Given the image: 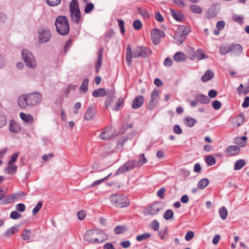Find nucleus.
Wrapping results in <instances>:
<instances>
[{
    "instance_id": "obj_1",
    "label": "nucleus",
    "mask_w": 249,
    "mask_h": 249,
    "mask_svg": "<svg viewBox=\"0 0 249 249\" xmlns=\"http://www.w3.org/2000/svg\"><path fill=\"white\" fill-rule=\"evenodd\" d=\"M42 99V95L39 92H33L20 95L18 99V105L22 108L27 106H36L39 104Z\"/></svg>"
},
{
    "instance_id": "obj_2",
    "label": "nucleus",
    "mask_w": 249,
    "mask_h": 249,
    "mask_svg": "<svg viewBox=\"0 0 249 249\" xmlns=\"http://www.w3.org/2000/svg\"><path fill=\"white\" fill-rule=\"evenodd\" d=\"M149 53L150 50L148 48L143 47H138L132 53L130 45H128L126 46V61L127 64L130 66L132 62V57H144L147 56L148 55V53Z\"/></svg>"
},
{
    "instance_id": "obj_3",
    "label": "nucleus",
    "mask_w": 249,
    "mask_h": 249,
    "mask_svg": "<svg viewBox=\"0 0 249 249\" xmlns=\"http://www.w3.org/2000/svg\"><path fill=\"white\" fill-rule=\"evenodd\" d=\"M106 238L105 233L98 230H89L85 234L84 239L87 242L98 244L105 241Z\"/></svg>"
},
{
    "instance_id": "obj_4",
    "label": "nucleus",
    "mask_w": 249,
    "mask_h": 249,
    "mask_svg": "<svg viewBox=\"0 0 249 249\" xmlns=\"http://www.w3.org/2000/svg\"><path fill=\"white\" fill-rule=\"evenodd\" d=\"M55 25L57 32L61 35H67L70 31L67 18L65 16H59L55 20Z\"/></svg>"
},
{
    "instance_id": "obj_5",
    "label": "nucleus",
    "mask_w": 249,
    "mask_h": 249,
    "mask_svg": "<svg viewBox=\"0 0 249 249\" xmlns=\"http://www.w3.org/2000/svg\"><path fill=\"white\" fill-rule=\"evenodd\" d=\"M110 200L116 207L124 208L129 204V201L124 195L114 194L110 196Z\"/></svg>"
},
{
    "instance_id": "obj_6",
    "label": "nucleus",
    "mask_w": 249,
    "mask_h": 249,
    "mask_svg": "<svg viewBox=\"0 0 249 249\" xmlns=\"http://www.w3.org/2000/svg\"><path fill=\"white\" fill-rule=\"evenodd\" d=\"M189 32L188 28L184 25L179 26L175 32L174 38L178 44H182Z\"/></svg>"
},
{
    "instance_id": "obj_7",
    "label": "nucleus",
    "mask_w": 249,
    "mask_h": 249,
    "mask_svg": "<svg viewBox=\"0 0 249 249\" xmlns=\"http://www.w3.org/2000/svg\"><path fill=\"white\" fill-rule=\"evenodd\" d=\"M22 58L26 66L31 69L36 67V61L32 53L27 50H23L22 52Z\"/></svg>"
},
{
    "instance_id": "obj_8",
    "label": "nucleus",
    "mask_w": 249,
    "mask_h": 249,
    "mask_svg": "<svg viewBox=\"0 0 249 249\" xmlns=\"http://www.w3.org/2000/svg\"><path fill=\"white\" fill-rule=\"evenodd\" d=\"M137 166V161L130 160L120 167L115 173V176L123 174L133 169Z\"/></svg>"
},
{
    "instance_id": "obj_9",
    "label": "nucleus",
    "mask_w": 249,
    "mask_h": 249,
    "mask_svg": "<svg viewBox=\"0 0 249 249\" xmlns=\"http://www.w3.org/2000/svg\"><path fill=\"white\" fill-rule=\"evenodd\" d=\"M164 36V32L159 29H154L152 31L151 38L154 45L158 44L160 43V38Z\"/></svg>"
},
{
    "instance_id": "obj_10",
    "label": "nucleus",
    "mask_w": 249,
    "mask_h": 249,
    "mask_svg": "<svg viewBox=\"0 0 249 249\" xmlns=\"http://www.w3.org/2000/svg\"><path fill=\"white\" fill-rule=\"evenodd\" d=\"M39 42L43 43L47 42L50 39L51 34L49 31L42 30L38 32Z\"/></svg>"
},
{
    "instance_id": "obj_11",
    "label": "nucleus",
    "mask_w": 249,
    "mask_h": 249,
    "mask_svg": "<svg viewBox=\"0 0 249 249\" xmlns=\"http://www.w3.org/2000/svg\"><path fill=\"white\" fill-rule=\"evenodd\" d=\"M159 95V90L155 89L151 94V99L150 100L148 105V109L151 110L155 107Z\"/></svg>"
},
{
    "instance_id": "obj_12",
    "label": "nucleus",
    "mask_w": 249,
    "mask_h": 249,
    "mask_svg": "<svg viewBox=\"0 0 249 249\" xmlns=\"http://www.w3.org/2000/svg\"><path fill=\"white\" fill-rule=\"evenodd\" d=\"M144 98L142 95L136 96L133 100L132 104V107L134 109H137L141 107L144 102Z\"/></svg>"
},
{
    "instance_id": "obj_13",
    "label": "nucleus",
    "mask_w": 249,
    "mask_h": 249,
    "mask_svg": "<svg viewBox=\"0 0 249 249\" xmlns=\"http://www.w3.org/2000/svg\"><path fill=\"white\" fill-rule=\"evenodd\" d=\"M231 52L234 56H238L242 51L243 48L241 45L239 44H231Z\"/></svg>"
},
{
    "instance_id": "obj_14",
    "label": "nucleus",
    "mask_w": 249,
    "mask_h": 249,
    "mask_svg": "<svg viewBox=\"0 0 249 249\" xmlns=\"http://www.w3.org/2000/svg\"><path fill=\"white\" fill-rule=\"evenodd\" d=\"M9 131L12 133H18L21 130L20 126L14 120H11L9 123Z\"/></svg>"
},
{
    "instance_id": "obj_15",
    "label": "nucleus",
    "mask_w": 249,
    "mask_h": 249,
    "mask_svg": "<svg viewBox=\"0 0 249 249\" xmlns=\"http://www.w3.org/2000/svg\"><path fill=\"white\" fill-rule=\"evenodd\" d=\"M240 151V148L236 145H230L226 150V154L229 156H234Z\"/></svg>"
},
{
    "instance_id": "obj_16",
    "label": "nucleus",
    "mask_w": 249,
    "mask_h": 249,
    "mask_svg": "<svg viewBox=\"0 0 249 249\" xmlns=\"http://www.w3.org/2000/svg\"><path fill=\"white\" fill-rule=\"evenodd\" d=\"M95 114V110L93 106L89 107L84 115V119L87 121L91 120Z\"/></svg>"
},
{
    "instance_id": "obj_17",
    "label": "nucleus",
    "mask_w": 249,
    "mask_h": 249,
    "mask_svg": "<svg viewBox=\"0 0 249 249\" xmlns=\"http://www.w3.org/2000/svg\"><path fill=\"white\" fill-rule=\"evenodd\" d=\"M161 209L160 204L158 203L153 204L148 208L147 213L150 215H154L157 214Z\"/></svg>"
},
{
    "instance_id": "obj_18",
    "label": "nucleus",
    "mask_w": 249,
    "mask_h": 249,
    "mask_svg": "<svg viewBox=\"0 0 249 249\" xmlns=\"http://www.w3.org/2000/svg\"><path fill=\"white\" fill-rule=\"evenodd\" d=\"M108 92V90H107L104 88H100L94 90L92 92V96L95 98L99 97H104L107 95Z\"/></svg>"
},
{
    "instance_id": "obj_19",
    "label": "nucleus",
    "mask_w": 249,
    "mask_h": 249,
    "mask_svg": "<svg viewBox=\"0 0 249 249\" xmlns=\"http://www.w3.org/2000/svg\"><path fill=\"white\" fill-rule=\"evenodd\" d=\"M103 49H101L98 52V60L95 65V71L98 73L102 66L103 60Z\"/></svg>"
},
{
    "instance_id": "obj_20",
    "label": "nucleus",
    "mask_w": 249,
    "mask_h": 249,
    "mask_svg": "<svg viewBox=\"0 0 249 249\" xmlns=\"http://www.w3.org/2000/svg\"><path fill=\"white\" fill-rule=\"evenodd\" d=\"M19 116L24 122L29 124H32L33 123L34 118L32 115L21 112Z\"/></svg>"
},
{
    "instance_id": "obj_21",
    "label": "nucleus",
    "mask_w": 249,
    "mask_h": 249,
    "mask_svg": "<svg viewBox=\"0 0 249 249\" xmlns=\"http://www.w3.org/2000/svg\"><path fill=\"white\" fill-rule=\"evenodd\" d=\"M70 12L71 14V21L75 23L76 24H78L81 19V14L80 10L71 11Z\"/></svg>"
},
{
    "instance_id": "obj_22",
    "label": "nucleus",
    "mask_w": 249,
    "mask_h": 249,
    "mask_svg": "<svg viewBox=\"0 0 249 249\" xmlns=\"http://www.w3.org/2000/svg\"><path fill=\"white\" fill-rule=\"evenodd\" d=\"M194 55H192L190 58L192 60H194L196 58L198 60H201L202 59L207 58V56H205V54L204 53L203 51L202 50H198L196 52L194 53Z\"/></svg>"
},
{
    "instance_id": "obj_23",
    "label": "nucleus",
    "mask_w": 249,
    "mask_h": 249,
    "mask_svg": "<svg viewBox=\"0 0 249 249\" xmlns=\"http://www.w3.org/2000/svg\"><path fill=\"white\" fill-rule=\"evenodd\" d=\"M170 14L177 21H178L183 20L184 18L183 15L181 13V12L178 11H175L171 9L170 10Z\"/></svg>"
},
{
    "instance_id": "obj_24",
    "label": "nucleus",
    "mask_w": 249,
    "mask_h": 249,
    "mask_svg": "<svg viewBox=\"0 0 249 249\" xmlns=\"http://www.w3.org/2000/svg\"><path fill=\"white\" fill-rule=\"evenodd\" d=\"M112 136V133L109 128H105L99 135L100 138L105 140L109 139Z\"/></svg>"
},
{
    "instance_id": "obj_25",
    "label": "nucleus",
    "mask_w": 249,
    "mask_h": 249,
    "mask_svg": "<svg viewBox=\"0 0 249 249\" xmlns=\"http://www.w3.org/2000/svg\"><path fill=\"white\" fill-rule=\"evenodd\" d=\"M18 166L14 165L13 164H8L7 167L5 169L4 172L8 175H13L17 170Z\"/></svg>"
},
{
    "instance_id": "obj_26",
    "label": "nucleus",
    "mask_w": 249,
    "mask_h": 249,
    "mask_svg": "<svg viewBox=\"0 0 249 249\" xmlns=\"http://www.w3.org/2000/svg\"><path fill=\"white\" fill-rule=\"evenodd\" d=\"M213 72L211 70H207L205 74L201 76V80L203 82H206L213 78Z\"/></svg>"
},
{
    "instance_id": "obj_27",
    "label": "nucleus",
    "mask_w": 249,
    "mask_h": 249,
    "mask_svg": "<svg viewBox=\"0 0 249 249\" xmlns=\"http://www.w3.org/2000/svg\"><path fill=\"white\" fill-rule=\"evenodd\" d=\"M196 100L202 104H208L210 102V98L206 95L197 94L196 97Z\"/></svg>"
},
{
    "instance_id": "obj_28",
    "label": "nucleus",
    "mask_w": 249,
    "mask_h": 249,
    "mask_svg": "<svg viewBox=\"0 0 249 249\" xmlns=\"http://www.w3.org/2000/svg\"><path fill=\"white\" fill-rule=\"evenodd\" d=\"M173 58L175 61L178 62L185 61L186 59V57L183 53L178 52L175 54Z\"/></svg>"
},
{
    "instance_id": "obj_29",
    "label": "nucleus",
    "mask_w": 249,
    "mask_h": 249,
    "mask_svg": "<svg viewBox=\"0 0 249 249\" xmlns=\"http://www.w3.org/2000/svg\"><path fill=\"white\" fill-rule=\"evenodd\" d=\"M197 122L196 120L191 117H187L184 119V123L188 127H191Z\"/></svg>"
},
{
    "instance_id": "obj_30",
    "label": "nucleus",
    "mask_w": 249,
    "mask_h": 249,
    "mask_svg": "<svg viewBox=\"0 0 249 249\" xmlns=\"http://www.w3.org/2000/svg\"><path fill=\"white\" fill-rule=\"evenodd\" d=\"M231 45H222L219 48V52L222 54L224 55L231 52Z\"/></svg>"
},
{
    "instance_id": "obj_31",
    "label": "nucleus",
    "mask_w": 249,
    "mask_h": 249,
    "mask_svg": "<svg viewBox=\"0 0 249 249\" xmlns=\"http://www.w3.org/2000/svg\"><path fill=\"white\" fill-rule=\"evenodd\" d=\"M246 162L244 160H239L235 162L234 166V169L235 170H239L244 166Z\"/></svg>"
},
{
    "instance_id": "obj_32",
    "label": "nucleus",
    "mask_w": 249,
    "mask_h": 249,
    "mask_svg": "<svg viewBox=\"0 0 249 249\" xmlns=\"http://www.w3.org/2000/svg\"><path fill=\"white\" fill-rule=\"evenodd\" d=\"M209 180L207 178L201 179L198 183L197 186L200 189H203L209 184Z\"/></svg>"
},
{
    "instance_id": "obj_33",
    "label": "nucleus",
    "mask_w": 249,
    "mask_h": 249,
    "mask_svg": "<svg viewBox=\"0 0 249 249\" xmlns=\"http://www.w3.org/2000/svg\"><path fill=\"white\" fill-rule=\"evenodd\" d=\"M70 10L71 11H79L77 0H72L70 5Z\"/></svg>"
},
{
    "instance_id": "obj_34",
    "label": "nucleus",
    "mask_w": 249,
    "mask_h": 249,
    "mask_svg": "<svg viewBox=\"0 0 249 249\" xmlns=\"http://www.w3.org/2000/svg\"><path fill=\"white\" fill-rule=\"evenodd\" d=\"M245 120V116L243 114H240L236 117L235 119V123L237 124V126L241 125Z\"/></svg>"
},
{
    "instance_id": "obj_35",
    "label": "nucleus",
    "mask_w": 249,
    "mask_h": 249,
    "mask_svg": "<svg viewBox=\"0 0 249 249\" xmlns=\"http://www.w3.org/2000/svg\"><path fill=\"white\" fill-rule=\"evenodd\" d=\"M88 85L89 79L88 78L84 79L81 86H80V90L85 93L88 90Z\"/></svg>"
},
{
    "instance_id": "obj_36",
    "label": "nucleus",
    "mask_w": 249,
    "mask_h": 249,
    "mask_svg": "<svg viewBox=\"0 0 249 249\" xmlns=\"http://www.w3.org/2000/svg\"><path fill=\"white\" fill-rule=\"evenodd\" d=\"M137 13L142 15L144 18H147L149 17L148 12L144 8H139L137 10Z\"/></svg>"
},
{
    "instance_id": "obj_37",
    "label": "nucleus",
    "mask_w": 249,
    "mask_h": 249,
    "mask_svg": "<svg viewBox=\"0 0 249 249\" xmlns=\"http://www.w3.org/2000/svg\"><path fill=\"white\" fill-rule=\"evenodd\" d=\"M219 213L221 218L224 220L227 218L228 215V211L225 207H222L219 210Z\"/></svg>"
},
{
    "instance_id": "obj_38",
    "label": "nucleus",
    "mask_w": 249,
    "mask_h": 249,
    "mask_svg": "<svg viewBox=\"0 0 249 249\" xmlns=\"http://www.w3.org/2000/svg\"><path fill=\"white\" fill-rule=\"evenodd\" d=\"M190 10L195 14H200L202 12V9L198 5L193 4L190 6Z\"/></svg>"
},
{
    "instance_id": "obj_39",
    "label": "nucleus",
    "mask_w": 249,
    "mask_h": 249,
    "mask_svg": "<svg viewBox=\"0 0 249 249\" xmlns=\"http://www.w3.org/2000/svg\"><path fill=\"white\" fill-rule=\"evenodd\" d=\"M151 236V234L149 233H145L141 235H139L136 237V240L138 241L141 242L146 240Z\"/></svg>"
},
{
    "instance_id": "obj_40",
    "label": "nucleus",
    "mask_w": 249,
    "mask_h": 249,
    "mask_svg": "<svg viewBox=\"0 0 249 249\" xmlns=\"http://www.w3.org/2000/svg\"><path fill=\"white\" fill-rule=\"evenodd\" d=\"M173 211L170 209H168L164 212L163 217L165 220H169L173 217Z\"/></svg>"
},
{
    "instance_id": "obj_41",
    "label": "nucleus",
    "mask_w": 249,
    "mask_h": 249,
    "mask_svg": "<svg viewBox=\"0 0 249 249\" xmlns=\"http://www.w3.org/2000/svg\"><path fill=\"white\" fill-rule=\"evenodd\" d=\"M43 205V203L41 201H39L37 203L36 206L33 209L32 213L34 215H35L41 209Z\"/></svg>"
},
{
    "instance_id": "obj_42",
    "label": "nucleus",
    "mask_w": 249,
    "mask_h": 249,
    "mask_svg": "<svg viewBox=\"0 0 249 249\" xmlns=\"http://www.w3.org/2000/svg\"><path fill=\"white\" fill-rule=\"evenodd\" d=\"M94 8V5L92 3H88L86 4L84 11L86 13H89L91 12Z\"/></svg>"
},
{
    "instance_id": "obj_43",
    "label": "nucleus",
    "mask_w": 249,
    "mask_h": 249,
    "mask_svg": "<svg viewBox=\"0 0 249 249\" xmlns=\"http://www.w3.org/2000/svg\"><path fill=\"white\" fill-rule=\"evenodd\" d=\"M159 222L156 220H153L150 224L151 228L152 229L155 231H157L159 230Z\"/></svg>"
},
{
    "instance_id": "obj_44",
    "label": "nucleus",
    "mask_w": 249,
    "mask_h": 249,
    "mask_svg": "<svg viewBox=\"0 0 249 249\" xmlns=\"http://www.w3.org/2000/svg\"><path fill=\"white\" fill-rule=\"evenodd\" d=\"M126 231V228L123 226H118L114 229V232L116 234H120Z\"/></svg>"
},
{
    "instance_id": "obj_45",
    "label": "nucleus",
    "mask_w": 249,
    "mask_h": 249,
    "mask_svg": "<svg viewBox=\"0 0 249 249\" xmlns=\"http://www.w3.org/2000/svg\"><path fill=\"white\" fill-rule=\"evenodd\" d=\"M124 102V99L123 98H119L116 102V104L114 107V109L115 110H118L119 108L123 104Z\"/></svg>"
},
{
    "instance_id": "obj_46",
    "label": "nucleus",
    "mask_w": 249,
    "mask_h": 249,
    "mask_svg": "<svg viewBox=\"0 0 249 249\" xmlns=\"http://www.w3.org/2000/svg\"><path fill=\"white\" fill-rule=\"evenodd\" d=\"M22 215L18 213L17 211H12L10 215V217L11 218L13 219H17L21 218Z\"/></svg>"
},
{
    "instance_id": "obj_47",
    "label": "nucleus",
    "mask_w": 249,
    "mask_h": 249,
    "mask_svg": "<svg viewBox=\"0 0 249 249\" xmlns=\"http://www.w3.org/2000/svg\"><path fill=\"white\" fill-rule=\"evenodd\" d=\"M146 162V159L144 157V154H142L139 157V160L138 162H137V165L138 166H142L143 164Z\"/></svg>"
},
{
    "instance_id": "obj_48",
    "label": "nucleus",
    "mask_w": 249,
    "mask_h": 249,
    "mask_svg": "<svg viewBox=\"0 0 249 249\" xmlns=\"http://www.w3.org/2000/svg\"><path fill=\"white\" fill-rule=\"evenodd\" d=\"M206 161L210 165H213L215 163V158L212 156H208L207 157Z\"/></svg>"
},
{
    "instance_id": "obj_49",
    "label": "nucleus",
    "mask_w": 249,
    "mask_h": 249,
    "mask_svg": "<svg viewBox=\"0 0 249 249\" xmlns=\"http://www.w3.org/2000/svg\"><path fill=\"white\" fill-rule=\"evenodd\" d=\"M110 175H111V174H110L107 176L106 177H105L102 179L95 181L94 182L92 183V184L91 185L90 187H94L96 186H97V185L100 184L104 180H105Z\"/></svg>"
},
{
    "instance_id": "obj_50",
    "label": "nucleus",
    "mask_w": 249,
    "mask_h": 249,
    "mask_svg": "<svg viewBox=\"0 0 249 249\" xmlns=\"http://www.w3.org/2000/svg\"><path fill=\"white\" fill-rule=\"evenodd\" d=\"M212 105L213 108L216 110L219 109L221 107V103L218 100H215L212 102Z\"/></svg>"
},
{
    "instance_id": "obj_51",
    "label": "nucleus",
    "mask_w": 249,
    "mask_h": 249,
    "mask_svg": "<svg viewBox=\"0 0 249 249\" xmlns=\"http://www.w3.org/2000/svg\"><path fill=\"white\" fill-rule=\"evenodd\" d=\"M133 26L135 30H139L142 27V23L139 20H136L133 22Z\"/></svg>"
},
{
    "instance_id": "obj_52",
    "label": "nucleus",
    "mask_w": 249,
    "mask_h": 249,
    "mask_svg": "<svg viewBox=\"0 0 249 249\" xmlns=\"http://www.w3.org/2000/svg\"><path fill=\"white\" fill-rule=\"evenodd\" d=\"M119 26L120 28V32L122 34L125 33L124 21L122 19H118Z\"/></svg>"
},
{
    "instance_id": "obj_53",
    "label": "nucleus",
    "mask_w": 249,
    "mask_h": 249,
    "mask_svg": "<svg viewBox=\"0 0 249 249\" xmlns=\"http://www.w3.org/2000/svg\"><path fill=\"white\" fill-rule=\"evenodd\" d=\"M194 236L195 234L194 232L192 231H189L186 233L185 236V239L187 241H189L192 239Z\"/></svg>"
},
{
    "instance_id": "obj_54",
    "label": "nucleus",
    "mask_w": 249,
    "mask_h": 249,
    "mask_svg": "<svg viewBox=\"0 0 249 249\" xmlns=\"http://www.w3.org/2000/svg\"><path fill=\"white\" fill-rule=\"evenodd\" d=\"M47 4L51 6H53L59 4L61 0H46Z\"/></svg>"
},
{
    "instance_id": "obj_55",
    "label": "nucleus",
    "mask_w": 249,
    "mask_h": 249,
    "mask_svg": "<svg viewBox=\"0 0 249 249\" xmlns=\"http://www.w3.org/2000/svg\"><path fill=\"white\" fill-rule=\"evenodd\" d=\"M7 123V121L5 117L2 114L0 113V128L2 127Z\"/></svg>"
},
{
    "instance_id": "obj_56",
    "label": "nucleus",
    "mask_w": 249,
    "mask_h": 249,
    "mask_svg": "<svg viewBox=\"0 0 249 249\" xmlns=\"http://www.w3.org/2000/svg\"><path fill=\"white\" fill-rule=\"evenodd\" d=\"M155 18L156 19L160 22H161L164 20L163 17L160 14V13L159 11H157L155 13Z\"/></svg>"
},
{
    "instance_id": "obj_57",
    "label": "nucleus",
    "mask_w": 249,
    "mask_h": 249,
    "mask_svg": "<svg viewBox=\"0 0 249 249\" xmlns=\"http://www.w3.org/2000/svg\"><path fill=\"white\" fill-rule=\"evenodd\" d=\"M19 156V153L18 152L15 153L13 156L11 158L10 160L8 162V164H14V163L16 161L18 157Z\"/></svg>"
},
{
    "instance_id": "obj_58",
    "label": "nucleus",
    "mask_w": 249,
    "mask_h": 249,
    "mask_svg": "<svg viewBox=\"0 0 249 249\" xmlns=\"http://www.w3.org/2000/svg\"><path fill=\"white\" fill-rule=\"evenodd\" d=\"M16 208L17 211L23 212L25 210V206L23 203H19L16 205Z\"/></svg>"
},
{
    "instance_id": "obj_59",
    "label": "nucleus",
    "mask_w": 249,
    "mask_h": 249,
    "mask_svg": "<svg viewBox=\"0 0 249 249\" xmlns=\"http://www.w3.org/2000/svg\"><path fill=\"white\" fill-rule=\"evenodd\" d=\"M86 212L84 210L80 211L77 213V216L79 220H82L84 219L86 216Z\"/></svg>"
},
{
    "instance_id": "obj_60",
    "label": "nucleus",
    "mask_w": 249,
    "mask_h": 249,
    "mask_svg": "<svg viewBox=\"0 0 249 249\" xmlns=\"http://www.w3.org/2000/svg\"><path fill=\"white\" fill-rule=\"evenodd\" d=\"M173 60L169 57H167L164 59L163 64L166 67H170L172 65Z\"/></svg>"
},
{
    "instance_id": "obj_61",
    "label": "nucleus",
    "mask_w": 249,
    "mask_h": 249,
    "mask_svg": "<svg viewBox=\"0 0 249 249\" xmlns=\"http://www.w3.org/2000/svg\"><path fill=\"white\" fill-rule=\"evenodd\" d=\"M225 25V22L223 20H220L217 22L216 28L219 30H222L224 28Z\"/></svg>"
},
{
    "instance_id": "obj_62",
    "label": "nucleus",
    "mask_w": 249,
    "mask_h": 249,
    "mask_svg": "<svg viewBox=\"0 0 249 249\" xmlns=\"http://www.w3.org/2000/svg\"><path fill=\"white\" fill-rule=\"evenodd\" d=\"M217 95V92L214 89H211L209 91L208 96L211 98H215Z\"/></svg>"
},
{
    "instance_id": "obj_63",
    "label": "nucleus",
    "mask_w": 249,
    "mask_h": 249,
    "mask_svg": "<svg viewBox=\"0 0 249 249\" xmlns=\"http://www.w3.org/2000/svg\"><path fill=\"white\" fill-rule=\"evenodd\" d=\"M173 131L177 134H180L182 132V129L180 128L179 125L178 124L175 125L174 126Z\"/></svg>"
},
{
    "instance_id": "obj_64",
    "label": "nucleus",
    "mask_w": 249,
    "mask_h": 249,
    "mask_svg": "<svg viewBox=\"0 0 249 249\" xmlns=\"http://www.w3.org/2000/svg\"><path fill=\"white\" fill-rule=\"evenodd\" d=\"M165 192V189L164 188H160L157 192V196L161 199L164 198L163 194Z\"/></svg>"
}]
</instances>
